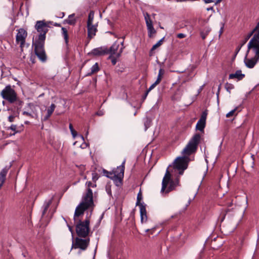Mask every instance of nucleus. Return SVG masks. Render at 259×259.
Wrapping results in <instances>:
<instances>
[{"label": "nucleus", "instance_id": "46", "mask_svg": "<svg viewBox=\"0 0 259 259\" xmlns=\"http://www.w3.org/2000/svg\"><path fill=\"white\" fill-rule=\"evenodd\" d=\"M71 133L72 136L73 137V138H75L77 136V132L75 131H72L71 132Z\"/></svg>", "mask_w": 259, "mask_h": 259}, {"label": "nucleus", "instance_id": "49", "mask_svg": "<svg viewBox=\"0 0 259 259\" xmlns=\"http://www.w3.org/2000/svg\"><path fill=\"white\" fill-rule=\"evenodd\" d=\"M69 129L70 130V132H71L72 131H74L75 130H74L73 128V125L71 123H70L69 124Z\"/></svg>", "mask_w": 259, "mask_h": 259}, {"label": "nucleus", "instance_id": "32", "mask_svg": "<svg viewBox=\"0 0 259 259\" xmlns=\"http://www.w3.org/2000/svg\"><path fill=\"white\" fill-rule=\"evenodd\" d=\"M234 88L233 84L229 83H226L225 84V89L229 92L231 93V91Z\"/></svg>", "mask_w": 259, "mask_h": 259}, {"label": "nucleus", "instance_id": "6", "mask_svg": "<svg viewBox=\"0 0 259 259\" xmlns=\"http://www.w3.org/2000/svg\"><path fill=\"white\" fill-rule=\"evenodd\" d=\"M200 138L201 137L199 134H196L194 135L189 141L185 148L183 149L182 153L183 155L189 156L194 153L197 150Z\"/></svg>", "mask_w": 259, "mask_h": 259}, {"label": "nucleus", "instance_id": "4", "mask_svg": "<svg viewBox=\"0 0 259 259\" xmlns=\"http://www.w3.org/2000/svg\"><path fill=\"white\" fill-rule=\"evenodd\" d=\"M50 24L56 26H60V24L57 23H53L52 21H46L45 20L36 21L35 28L40 34L37 38H36L35 41H45L46 35L48 31V28L50 27Z\"/></svg>", "mask_w": 259, "mask_h": 259}, {"label": "nucleus", "instance_id": "1", "mask_svg": "<svg viewBox=\"0 0 259 259\" xmlns=\"http://www.w3.org/2000/svg\"><path fill=\"white\" fill-rule=\"evenodd\" d=\"M86 185L88 187L87 192L83 195L81 202L77 206L74 212L75 220H76L77 217L82 215L86 210L90 208H93L94 206L93 193L91 188L96 187V184L89 181L86 183Z\"/></svg>", "mask_w": 259, "mask_h": 259}, {"label": "nucleus", "instance_id": "29", "mask_svg": "<svg viewBox=\"0 0 259 259\" xmlns=\"http://www.w3.org/2000/svg\"><path fill=\"white\" fill-rule=\"evenodd\" d=\"M51 203V201H50V202H47V203H45L43 206V211H42V215H44L47 211L48 210L50 204Z\"/></svg>", "mask_w": 259, "mask_h": 259}, {"label": "nucleus", "instance_id": "39", "mask_svg": "<svg viewBox=\"0 0 259 259\" xmlns=\"http://www.w3.org/2000/svg\"><path fill=\"white\" fill-rule=\"evenodd\" d=\"M150 121L148 119L146 118V120L144 123L145 126V130H147L150 126Z\"/></svg>", "mask_w": 259, "mask_h": 259}, {"label": "nucleus", "instance_id": "14", "mask_svg": "<svg viewBox=\"0 0 259 259\" xmlns=\"http://www.w3.org/2000/svg\"><path fill=\"white\" fill-rule=\"evenodd\" d=\"M27 36V31L23 28H20L16 36V42L20 45L21 51H23V48L25 44L26 38Z\"/></svg>", "mask_w": 259, "mask_h": 259}, {"label": "nucleus", "instance_id": "16", "mask_svg": "<svg viewBox=\"0 0 259 259\" xmlns=\"http://www.w3.org/2000/svg\"><path fill=\"white\" fill-rule=\"evenodd\" d=\"M92 54L94 56H102L108 54V48L106 47H101L94 49L92 50Z\"/></svg>", "mask_w": 259, "mask_h": 259}, {"label": "nucleus", "instance_id": "57", "mask_svg": "<svg viewBox=\"0 0 259 259\" xmlns=\"http://www.w3.org/2000/svg\"><path fill=\"white\" fill-rule=\"evenodd\" d=\"M202 21H204L203 20H202V19L199 20V23L201 22Z\"/></svg>", "mask_w": 259, "mask_h": 259}, {"label": "nucleus", "instance_id": "28", "mask_svg": "<svg viewBox=\"0 0 259 259\" xmlns=\"http://www.w3.org/2000/svg\"><path fill=\"white\" fill-rule=\"evenodd\" d=\"M145 19L146 21L147 29L153 26V22L152 20L151 19V17H145Z\"/></svg>", "mask_w": 259, "mask_h": 259}, {"label": "nucleus", "instance_id": "27", "mask_svg": "<svg viewBox=\"0 0 259 259\" xmlns=\"http://www.w3.org/2000/svg\"><path fill=\"white\" fill-rule=\"evenodd\" d=\"M9 129H10L14 132L12 135H15L16 133L21 132L20 130H18L17 125L15 124H12L10 127L8 128V130Z\"/></svg>", "mask_w": 259, "mask_h": 259}, {"label": "nucleus", "instance_id": "44", "mask_svg": "<svg viewBox=\"0 0 259 259\" xmlns=\"http://www.w3.org/2000/svg\"><path fill=\"white\" fill-rule=\"evenodd\" d=\"M15 117L13 115H11L8 117V120L10 122H13L14 121Z\"/></svg>", "mask_w": 259, "mask_h": 259}, {"label": "nucleus", "instance_id": "38", "mask_svg": "<svg viewBox=\"0 0 259 259\" xmlns=\"http://www.w3.org/2000/svg\"><path fill=\"white\" fill-rule=\"evenodd\" d=\"M78 168L80 170V175L82 176L84 170H85V166L83 165H80L78 166Z\"/></svg>", "mask_w": 259, "mask_h": 259}, {"label": "nucleus", "instance_id": "2", "mask_svg": "<svg viewBox=\"0 0 259 259\" xmlns=\"http://www.w3.org/2000/svg\"><path fill=\"white\" fill-rule=\"evenodd\" d=\"M252 36L247 45L248 53L250 50L259 48V21L249 33L244 35L242 40L241 46L244 45Z\"/></svg>", "mask_w": 259, "mask_h": 259}, {"label": "nucleus", "instance_id": "12", "mask_svg": "<svg viewBox=\"0 0 259 259\" xmlns=\"http://www.w3.org/2000/svg\"><path fill=\"white\" fill-rule=\"evenodd\" d=\"M90 241L89 238L82 239L80 237H76L72 242L71 249L79 248L81 250H85L89 245Z\"/></svg>", "mask_w": 259, "mask_h": 259}, {"label": "nucleus", "instance_id": "10", "mask_svg": "<svg viewBox=\"0 0 259 259\" xmlns=\"http://www.w3.org/2000/svg\"><path fill=\"white\" fill-rule=\"evenodd\" d=\"M98 21L94 19V17H88L87 21L88 37L90 39L93 38L97 31Z\"/></svg>", "mask_w": 259, "mask_h": 259}, {"label": "nucleus", "instance_id": "34", "mask_svg": "<svg viewBox=\"0 0 259 259\" xmlns=\"http://www.w3.org/2000/svg\"><path fill=\"white\" fill-rule=\"evenodd\" d=\"M117 58L115 56H113V55H110L109 57V59L111 60V63L113 65H115L117 62Z\"/></svg>", "mask_w": 259, "mask_h": 259}, {"label": "nucleus", "instance_id": "11", "mask_svg": "<svg viewBox=\"0 0 259 259\" xmlns=\"http://www.w3.org/2000/svg\"><path fill=\"white\" fill-rule=\"evenodd\" d=\"M188 158L186 157H179L174 162V168L179 170V174L182 175L184 171L188 167Z\"/></svg>", "mask_w": 259, "mask_h": 259}, {"label": "nucleus", "instance_id": "52", "mask_svg": "<svg viewBox=\"0 0 259 259\" xmlns=\"http://www.w3.org/2000/svg\"><path fill=\"white\" fill-rule=\"evenodd\" d=\"M222 0H216L215 1V4H217L218 3H220Z\"/></svg>", "mask_w": 259, "mask_h": 259}, {"label": "nucleus", "instance_id": "7", "mask_svg": "<svg viewBox=\"0 0 259 259\" xmlns=\"http://www.w3.org/2000/svg\"><path fill=\"white\" fill-rule=\"evenodd\" d=\"M125 161L124 159L120 166L112 170L113 177L111 180L117 186H119L122 183L124 177Z\"/></svg>", "mask_w": 259, "mask_h": 259}, {"label": "nucleus", "instance_id": "58", "mask_svg": "<svg viewBox=\"0 0 259 259\" xmlns=\"http://www.w3.org/2000/svg\"><path fill=\"white\" fill-rule=\"evenodd\" d=\"M68 16H70V17L74 16V14H70V15H69Z\"/></svg>", "mask_w": 259, "mask_h": 259}, {"label": "nucleus", "instance_id": "9", "mask_svg": "<svg viewBox=\"0 0 259 259\" xmlns=\"http://www.w3.org/2000/svg\"><path fill=\"white\" fill-rule=\"evenodd\" d=\"M34 46V52L35 55L42 62L47 60V56L44 49L45 41H35L33 43Z\"/></svg>", "mask_w": 259, "mask_h": 259}, {"label": "nucleus", "instance_id": "64", "mask_svg": "<svg viewBox=\"0 0 259 259\" xmlns=\"http://www.w3.org/2000/svg\"><path fill=\"white\" fill-rule=\"evenodd\" d=\"M78 254H80V253H81V251H80V250H79V251H78Z\"/></svg>", "mask_w": 259, "mask_h": 259}, {"label": "nucleus", "instance_id": "26", "mask_svg": "<svg viewBox=\"0 0 259 259\" xmlns=\"http://www.w3.org/2000/svg\"><path fill=\"white\" fill-rule=\"evenodd\" d=\"M62 34H63L64 38L65 40V42L66 44H67L68 42V35L67 30L64 27L62 28Z\"/></svg>", "mask_w": 259, "mask_h": 259}, {"label": "nucleus", "instance_id": "30", "mask_svg": "<svg viewBox=\"0 0 259 259\" xmlns=\"http://www.w3.org/2000/svg\"><path fill=\"white\" fill-rule=\"evenodd\" d=\"M148 34L149 37H152L153 34H155L156 31L154 28L153 26L147 29Z\"/></svg>", "mask_w": 259, "mask_h": 259}, {"label": "nucleus", "instance_id": "25", "mask_svg": "<svg viewBox=\"0 0 259 259\" xmlns=\"http://www.w3.org/2000/svg\"><path fill=\"white\" fill-rule=\"evenodd\" d=\"M164 37L162 38L160 40H159L156 44L153 46L150 51L152 52L155 50L156 48L160 47L162 44L164 40Z\"/></svg>", "mask_w": 259, "mask_h": 259}, {"label": "nucleus", "instance_id": "19", "mask_svg": "<svg viewBox=\"0 0 259 259\" xmlns=\"http://www.w3.org/2000/svg\"><path fill=\"white\" fill-rule=\"evenodd\" d=\"M56 108V105L54 104H52L49 108L47 110V114L44 117V120H47L51 116Z\"/></svg>", "mask_w": 259, "mask_h": 259}, {"label": "nucleus", "instance_id": "33", "mask_svg": "<svg viewBox=\"0 0 259 259\" xmlns=\"http://www.w3.org/2000/svg\"><path fill=\"white\" fill-rule=\"evenodd\" d=\"M142 199V196L141 193L140 192L137 195V200L136 202V205H139L140 206V205L141 204L140 203V201L141 199Z\"/></svg>", "mask_w": 259, "mask_h": 259}, {"label": "nucleus", "instance_id": "47", "mask_svg": "<svg viewBox=\"0 0 259 259\" xmlns=\"http://www.w3.org/2000/svg\"><path fill=\"white\" fill-rule=\"evenodd\" d=\"M148 93H149V92H148L146 91V92H145V93L144 94V95H143V96L142 97V99H143V101H144L146 99V98Z\"/></svg>", "mask_w": 259, "mask_h": 259}, {"label": "nucleus", "instance_id": "37", "mask_svg": "<svg viewBox=\"0 0 259 259\" xmlns=\"http://www.w3.org/2000/svg\"><path fill=\"white\" fill-rule=\"evenodd\" d=\"M207 115V111H203L202 112L201 117L199 119L206 121Z\"/></svg>", "mask_w": 259, "mask_h": 259}, {"label": "nucleus", "instance_id": "51", "mask_svg": "<svg viewBox=\"0 0 259 259\" xmlns=\"http://www.w3.org/2000/svg\"><path fill=\"white\" fill-rule=\"evenodd\" d=\"M68 226L69 231L72 233H73L72 227L69 225Z\"/></svg>", "mask_w": 259, "mask_h": 259}, {"label": "nucleus", "instance_id": "13", "mask_svg": "<svg viewBox=\"0 0 259 259\" xmlns=\"http://www.w3.org/2000/svg\"><path fill=\"white\" fill-rule=\"evenodd\" d=\"M255 54L254 56L251 58H247L249 52H247V54L244 59V63L246 66L249 68H252L256 63L259 61V48L251 50Z\"/></svg>", "mask_w": 259, "mask_h": 259}, {"label": "nucleus", "instance_id": "60", "mask_svg": "<svg viewBox=\"0 0 259 259\" xmlns=\"http://www.w3.org/2000/svg\"><path fill=\"white\" fill-rule=\"evenodd\" d=\"M232 205V203H230L229 205H228V206H231Z\"/></svg>", "mask_w": 259, "mask_h": 259}, {"label": "nucleus", "instance_id": "35", "mask_svg": "<svg viewBox=\"0 0 259 259\" xmlns=\"http://www.w3.org/2000/svg\"><path fill=\"white\" fill-rule=\"evenodd\" d=\"M238 109V107L231 110L226 114L227 117H230L234 115L235 111Z\"/></svg>", "mask_w": 259, "mask_h": 259}, {"label": "nucleus", "instance_id": "41", "mask_svg": "<svg viewBox=\"0 0 259 259\" xmlns=\"http://www.w3.org/2000/svg\"><path fill=\"white\" fill-rule=\"evenodd\" d=\"M23 115H26V116H29L31 118H33V115L29 112H27V111H23V113H22Z\"/></svg>", "mask_w": 259, "mask_h": 259}, {"label": "nucleus", "instance_id": "17", "mask_svg": "<svg viewBox=\"0 0 259 259\" xmlns=\"http://www.w3.org/2000/svg\"><path fill=\"white\" fill-rule=\"evenodd\" d=\"M245 76L244 74L242 73V71L240 70H237L235 73H231L229 74V79L236 78L238 80H242Z\"/></svg>", "mask_w": 259, "mask_h": 259}, {"label": "nucleus", "instance_id": "43", "mask_svg": "<svg viewBox=\"0 0 259 259\" xmlns=\"http://www.w3.org/2000/svg\"><path fill=\"white\" fill-rule=\"evenodd\" d=\"M222 26L220 28V34H219V36H220L221 35V34L223 33V31H224V23H222Z\"/></svg>", "mask_w": 259, "mask_h": 259}, {"label": "nucleus", "instance_id": "59", "mask_svg": "<svg viewBox=\"0 0 259 259\" xmlns=\"http://www.w3.org/2000/svg\"><path fill=\"white\" fill-rule=\"evenodd\" d=\"M61 14L62 15V16H64L65 13L64 12H62Z\"/></svg>", "mask_w": 259, "mask_h": 259}, {"label": "nucleus", "instance_id": "15", "mask_svg": "<svg viewBox=\"0 0 259 259\" xmlns=\"http://www.w3.org/2000/svg\"><path fill=\"white\" fill-rule=\"evenodd\" d=\"M119 47V44L115 41L109 49H108V54H110V55H115L117 58L120 57L124 47H121L118 51Z\"/></svg>", "mask_w": 259, "mask_h": 259}, {"label": "nucleus", "instance_id": "53", "mask_svg": "<svg viewBox=\"0 0 259 259\" xmlns=\"http://www.w3.org/2000/svg\"><path fill=\"white\" fill-rule=\"evenodd\" d=\"M144 16H147V17L150 16V15L148 13H146V15L145 14H144Z\"/></svg>", "mask_w": 259, "mask_h": 259}, {"label": "nucleus", "instance_id": "18", "mask_svg": "<svg viewBox=\"0 0 259 259\" xmlns=\"http://www.w3.org/2000/svg\"><path fill=\"white\" fill-rule=\"evenodd\" d=\"M140 217L141 222L145 223L147 220V212L146 207L143 204L140 205Z\"/></svg>", "mask_w": 259, "mask_h": 259}, {"label": "nucleus", "instance_id": "21", "mask_svg": "<svg viewBox=\"0 0 259 259\" xmlns=\"http://www.w3.org/2000/svg\"><path fill=\"white\" fill-rule=\"evenodd\" d=\"M210 31V29L209 27H206L202 30H200V35L202 39H205L207 35Z\"/></svg>", "mask_w": 259, "mask_h": 259}, {"label": "nucleus", "instance_id": "22", "mask_svg": "<svg viewBox=\"0 0 259 259\" xmlns=\"http://www.w3.org/2000/svg\"><path fill=\"white\" fill-rule=\"evenodd\" d=\"M164 74V70L162 68H160L158 72V74L157 79L155 81V82H156V83L159 84Z\"/></svg>", "mask_w": 259, "mask_h": 259}, {"label": "nucleus", "instance_id": "50", "mask_svg": "<svg viewBox=\"0 0 259 259\" xmlns=\"http://www.w3.org/2000/svg\"><path fill=\"white\" fill-rule=\"evenodd\" d=\"M107 23L111 26L113 27V23L110 21L108 19H107Z\"/></svg>", "mask_w": 259, "mask_h": 259}, {"label": "nucleus", "instance_id": "20", "mask_svg": "<svg viewBox=\"0 0 259 259\" xmlns=\"http://www.w3.org/2000/svg\"><path fill=\"white\" fill-rule=\"evenodd\" d=\"M206 121L199 120L196 124V128L197 130L202 132L204 131V128L205 126Z\"/></svg>", "mask_w": 259, "mask_h": 259}, {"label": "nucleus", "instance_id": "31", "mask_svg": "<svg viewBox=\"0 0 259 259\" xmlns=\"http://www.w3.org/2000/svg\"><path fill=\"white\" fill-rule=\"evenodd\" d=\"M103 172L106 177L111 179V178L113 177V172L112 171H108V170L106 169L103 170Z\"/></svg>", "mask_w": 259, "mask_h": 259}, {"label": "nucleus", "instance_id": "8", "mask_svg": "<svg viewBox=\"0 0 259 259\" xmlns=\"http://www.w3.org/2000/svg\"><path fill=\"white\" fill-rule=\"evenodd\" d=\"M1 96L10 103H14L17 99V95L15 91L9 84L1 91Z\"/></svg>", "mask_w": 259, "mask_h": 259}, {"label": "nucleus", "instance_id": "36", "mask_svg": "<svg viewBox=\"0 0 259 259\" xmlns=\"http://www.w3.org/2000/svg\"><path fill=\"white\" fill-rule=\"evenodd\" d=\"M92 181L94 183H96V181L99 179V176H98V174L96 172H94L92 173Z\"/></svg>", "mask_w": 259, "mask_h": 259}, {"label": "nucleus", "instance_id": "61", "mask_svg": "<svg viewBox=\"0 0 259 259\" xmlns=\"http://www.w3.org/2000/svg\"><path fill=\"white\" fill-rule=\"evenodd\" d=\"M123 42H123V41H122V42L121 43V45H122V47H123Z\"/></svg>", "mask_w": 259, "mask_h": 259}, {"label": "nucleus", "instance_id": "42", "mask_svg": "<svg viewBox=\"0 0 259 259\" xmlns=\"http://www.w3.org/2000/svg\"><path fill=\"white\" fill-rule=\"evenodd\" d=\"M177 36L178 38H183L186 36V35L184 33H178L177 34Z\"/></svg>", "mask_w": 259, "mask_h": 259}, {"label": "nucleus", "instance_id": "23", "mask_svg": "<svg viewBox=\"0 0 259 259\" xmlns=\"http://www.w3.org/2000/svg\"><path fill=\"white\" fill-rule=\"evenodd\" d=\"M76 22V20L74 17H68V19L64 21V23H67L69 25H74Z\"/></svg>", "mask_w": 259, "mask_h": 259}, {"label": "nucleus", "instance_id": "48", "mask_svg": "<svg viewBox=\"0 0 259 259\" xmlns=\"http://www.w3.org/2000/svg\"><path fill=\"white\" fill-rule=\"evenodd\" d=\"M95 14V12L93 10H91L88 16H94Z\"/></svg>", "mask_w": 259, "mask_h": 259}, {"label": "nucleus", "instance_id": "5", "mask_svg": "<svg viewBox=\"0 0 259 259\" xmlns=\"http://www.w3.org/2000/svg\"><path fill=\"white\" fill-rule=\"evenodd\" d=\"M79 217V216L77 217L76 220L74 219V217H73L74 221L76 223V233L79 237L85 238L88 236L90 232V220L87 218L82 221L80 219H78Z\"/></svg>", "mask_w": 259, "mask_h": 259}, {"label": "nucleus", "instance_id": "62", "mask_svg": "<svg viewBox=\"0 0 259 259\" xmlns=\"http://www.w3.org/2000/svg\"><path fill=\"white\" fill-rule=\"evenodd\" d=\"M83 178H84V179H87V176L84 175L83 176Z\"/></svg>", "mask_w": 259, "mask_h": 259}, {"label": "nucleus", "instance_id": "55", "mask_svg": "<svg viewBox=\"0 0 259 259\" xmlns=\"http://www.w3.org/2000/svg\"><path fill=\"white\" fill-rule=\"evenodd\" d=\"M79 136L82 139V140H83V141L84 140V137H83V136L82 135H79Z\"/></svg>", "mask_w": 259, "mask_h": 259}, {"label": "nucleus", "instance_id": "63", "mask_svg": "<svg viewBox=\"0 0 259 259\" xmlns=\"http://www.w3.org/2000/svg\"><path fill=\"white\" fill-rule=\"evenodd\" d=\"M28 123H29V121H25V124H28Z\"/></svg>", "mask_w": 259, "mask_h": 259}, {"label": "nucleus", "instance_id": "3", "mask_svg": "<svg viewBox=\"0 0 259 259\" xmlns=\"http://www.w3.org/2000/svg\"><path fill=\"white\" fill-rule=\"evenodd\" d=\"M167 168L162 181L161 193L168 194L175 190L176 187L180 186L179 177H177L175 180L171 179V174Z\"/></svg>", "mask_w": 259, "mask_h": 259}, {"label": "nucleus", "instance_id": "54", "mask_svg": "<svg viewBox=\"0 0 259 259\" xmlns=\"http://www.w3.org/2000/svg\"><path fill=\"white\" fill-rule=\"evenodd\" d=\"M97 114L98 115H99V116H101V115H103V114H102V113H100V112H97Z\"/></svg>", "mask_w": 259, "mask_h": 259}, {"label": "nucleus", "instance_id": "45", "mask_svg": "<svg viewBox=\"0 0 259 259\" xmlns=\"http://www.w3.org/2000/svg\"><path fill=\"white\" fill-rule=\"evenodd\" d=\"M204 2H205V3L206 4H209V3H214L215 4V0H203Z\"/></svg>", "mask_w": 259, "mask_h": 259}, {"label": "nucleus", "instance_id": "40", "mask_svg": "<svg viewBox=\"0 0 259 259\" xmlns=\"http://www.w3.org/2000/svg\"><path fill=\"white\" fill-rule=\"evenodd\" d=\"M157 84H158L155 82L149 87V88L147 90V91L149 93V92L151 91L152 89H153Z\"/></svg>", "mask_w": 259, "mask_h": 259}, {"label": "nucleus", "instance_id": "24", "mask_svg": "<svg viewBox=\"0 0 259 259\" xmlns=\"http://www.w3.org/2000/svg\"><path fill=\"white\" fill-rule=\"evenodd\" d=\"M99 70L98 64L96 63L91 68V71L90 73H88V75H91L97 72Z\"/></svg>", "mask_w": 259, "mask_h": 259}, {"label": "nucleus", "instance_id": "56", "mask_svg": "<svg viewBox=\"0 0 259 259\" xmlns=\"http://www.w3.org/2000/svg\"><path fill=\"white\" fill-rule=\"evenodd\" d=\"M221 84H220V85L219 86V88H218V93L219 92L220 90V89H221Z\"/></svg>", "mask_w": 259, "mask_h": 259}]
</instances>
